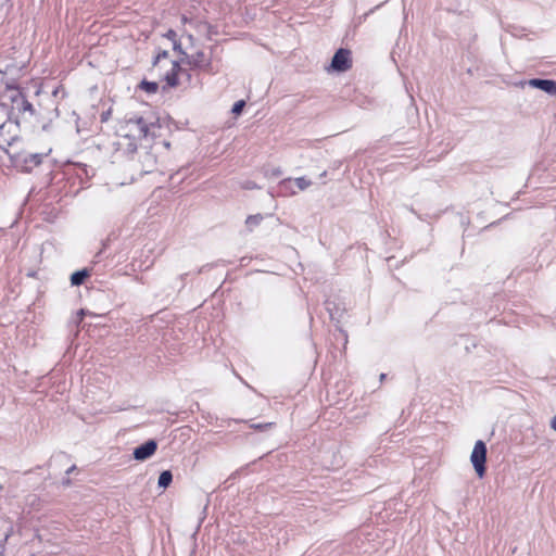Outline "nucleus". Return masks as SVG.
<instances>
[{"mask_svg": "<svg viewBox=\"0 0 556 556\" xmlns=\"http://www.w3.org/2000/svg\"><path fill=\"white\" fill-rule=\"evenodd\" d=\"M529 86L543 90L551 96L556 94V81L552 79L533 78L529 80Z\"/></svg>", "mask_w": 556, "mask_h": 556, "instance_id": "nucleus-7", "label": "nucleus"}, {"mask_svg": "<svg viewBox=\"0 0 556 556\" xmlns=\"http://www.w3.org/2000/svg\"><path fill=\"white\" fill-rule=\"evenodd\" d=\"M165 37H166L167 39H169V40L174 41V40H176L177 34H176V31H175V30L169 29V30L166 33Z\"/></svg>", "mask_w": 556, "mask_h": 556, "instance_id": "nucleus-18", "label": "nucleus"}, {"mask_svg": "<svg viewBox=\"0 0 556 556\" xmlns=\"http://www.w3.org/2000/svg\"><path fill=\"white\" fill-rule=\"evenodd\" d=\"M168 56V52L167 51H161L157 53V55L155 56V61H154V64L159 63L162 59H166Z\"/></svg>", "mask_w": 556, "mask_h": 556, "instance_id": "nucleus-16", "label": "nucleus"}, {"mask_svg": "<svg viewBox=\"0 0 556 556\" xmlns=\"http://www.w3.org/2000/svg\"><path fill=\"white\" fill-rule=\"evenodd\" d=\"M28 162L30 164H33L34 166H37L42 162V155L38 154V153L29 154V156L25 159V163H28Z\"/></svg>", "mask_w": 556, "mask_h": 556, "instance_id": "nucleus-14", "label": "nucleus"}, {"mask_svg": "<svg viewBox=\"0 0 556 556\" xmlns=\"http://www.w3.org/2000/svg\"><path fill=\"white\" fill-rule=\"evenodd\" d=\"M74 468H75L74 466H73V467H71V468L67 470V473H70L71 471H73V470H74Z\"/></svg>", "mask_w": 556, "mask_h": 556, "instance_id": "nucleus-24", "label": "nucleus"}, {"mask_svg": "<svg viewBox=\"0 0 556 556\" xmlns=\"http://www.w3.org/2000/svg\"><path fill=\"white\" fill-rule=\"evenodd\" d=\"M173 48L175 51H178L179 53L184 54L185 56L187 55L185 51H182L181 49V45L176 40L173 41Z\"/></svg>", "mask_w": 556, "mask_h": 556, "instance_id": "nucleus-17", "label": "nucleus"}, {"mask_svg": "<svg viewBox=\"0 0 556 556\" xmlns=\"http://www.w3.org/2000/svg\"><path fill=\"white\" fill-rule=\"evenodd\" d=\"M294 184L296 185L299 190L303 191L312 186V180L307 179L306 177H298L294 179Z\"/></svg>", "mask_w": 556, "mask_h": 556, "instance_id": "nucleus-12", "label": "nucleus"}, {"mask_svg": "<svg viewBox=\"0 0 556 556\" xmlns=\"http://www.w3.org/2000/svg\"><path fill=\"white\" fill-rule=\"evenodd\" d=\"M292 182V180L289 178V179H285L280 182V187L281 188H288V186Z\"/></svg>", "mask_w": 556, "mask_h": 556, "instance_id": "nucleus-20", "label": "nucleus"}, {"mask_svg": "<svg viewBox=\"0 0 556 556\" xmlns=\"http://www.w3.org/2000/svg\"><path fill=\"white\" fill-rule=\"evenodd\" d=\"M140 89L148 93H155L159 89V85L154 81L142 80L140 83Z\"/></svg>", "mask_w": 556, "mask_h": 556, "instance_id": "nucleus-11", "label": "nucleus"}, {"mask_svg": "<svg viewBox=\"0 0 556 556\" xmlns=\"http://www.w3.org/2000/svg\"><path fill=\"white\" fill-rule=\"evenodd\" d=\"M173 481V475L169 470H164L159 477L157 484L160 488H167Z\"/></svg>", "mask_w": 556, "mask_h": 556, "instance_id": "nucleus-10", "label": "nucleus"}, {"mask_svg": "<svg viewBox=\"0 0 556 556\" xmlns=\"http://www.w3.org/2000/svg\"><path fill=\"white\" fill-rule=\"evenodd\" d=\"M551 428L556 431V416L551 421Z\"/></svg>", "mask_w": 556, "mask_h": 556, "instance_id": "nucleus-21", "label": "nucleus"}, {"mask_svg": "<svg viewBox=\"0 0 556 556\" xmlns=\"http://www.w3.org/2000/svg\"><path fill=\"white\" fill-rule=\"evenodd\" d=\"M187 63L193 68L212 72V60L203 51H197L193 54L186 55Z\"/></svg>", "mask_w": 556, "mask_h": 556, "instance_id": "nucleus-4", "label": "nucleus"}, {"mask_svg": "<svg viewBox=\"0 0 556 556\" xmlns=\"http://www.w3.org/2000/svg\"><path fill=\"white\" fill-rule=\"evenodd\" d=\"M331 70L336 72H346L352 66L351 51L348 49H339L331 61Z\"/></svg>", "mask_w": 556, "mask_h": 556, "instance_id": "nucleus-3", "label": "nucleus"}, {"mask_svg": "<svg viewBox=\"0 0 556 556\" xmlns=\"http://www.w3.org/2000/svg\"><path fill=\"white\" fill-rule=\"evenodd\" d=\"M485 460H486V445L483 441L478 440L475 443L473 450L470 455V462L475 468L476 473L479 478H482L485 473Z\"/></svg>", "mask_w": 556, "mask_h": 556, "instance_id": "nucleus-2", "label": "nucleus"}, {"mask_svg": "<svg viewBox=\"0 0 556 556\" xmlns=\"http://www.w3.org/2000/svg\"><path fill=\"white\" fill-rule=\"evenodd\" d=\"M384 378H386V375H384V374H381V375H380V380L382 381V380H384Z\"/></svg>", "mask_w": 556, "mask_h": 556, "instance_id": "nucleus-23", "label": "nucleus"}, {"mask_svg": "<svg viewBox=\"0 0 556 556\" xmlns=\"http://www.w3.org/2000/svg\"><path fill=\"white\" fill-rule=\"evenodd\" d=\"M12 102L13 110L22 114L28 113L29 115H34L35 110L33 104L24 97L22 92L16 91V94L12 97Z\"/></svg>", "mask_w": 556, "mask_h": 556, "instance_id": "nucleus-6", "label": "nucleus"}, {"mask_svg": "<svg viewBox=\"0 0 556 556\" xmlns=\"http://www.w3.org/2000/svg\"><path fill=\"white\" fill-rule=\"evenodd\" d=\"M280 173H281V172H280V169H278V168H277V169H275V170L273 172V174H274V175H276V176L280 175Z\"/></svg>", "mask_w": 556, "mask_h": 556, "instance_id": "nucleus-22", "label": "nucleus"}, {"mask_svg": "<svg viewBox=\"0 0 556 556\" xmlns=\"http://www.w3.org/2000/svg\"><path fill=\"white\" fill-rule=\"evenodd\" d=\"M180 71V65L177 61L172 62V68L168 71L164 79L168 87H176L178 85V72Z\"/></svg>", "mask_w": 556, "mask_h": 556, "instance_id": "nucleus-8", "label": "nucleus"}, {"mask_svg": "<svg viewBox=\"0 0 556 556\" xmlns=\"http://www.w3.org/2000/svg\"><path fill=\"white\" fill-rule=\"evenodd\" d=\"M271 424H256V425H252V428L262 430V429L267 428Z\"/></svg>", "mask_w": 556, "mask_h": 556, "instance_id": "nucleus-19", "label": "nucleus"}, {"mask_svg": "<svg viewBox=\"0 0 556 556\" xmlns=\"http://www.w3.org/2000/svg\"><path fill=\"white\" fill-rule=\"evenodd\" d=\"M88 271L86 269L77 270L71 276V283L73 286H80L84 280L88 277Z\"/></svg>", "mask_w": 556, "mask_h": 556, "instance_id": "nucleus-9", "label": "nucleus"}, {"mask_svg": "<svg viewBox=\"0 0 556 556\" xmlns=\"http://www.w3.org/2000/svg\"><path fill=\"white\" fill-rule=\"evenodd\" d=\"M244 105L245 102L243 100H239L233 104L231 112L236 115H239L242 112Z\"/></svg>", "mask_w": 556, "mask_h": 556, "instance_id": "nucleus-15", "label": "nucleus"}, {"mask_svg": "<svg viewBox=\"0 0 556 556\" xmlns=\"http://www.w3.org/2000/svg\"><path fill=\"white\" fill-rule=\"evenodd\" d=\"M263 219V216L260 215V214H256V215H250L247 220H245V224L248 227H253V226H257Z\"/></svg>", "mask_w": 556, "mask_h": 556, "instance_id": "nucleus-13", "label": "nucleus"}, {"mask_svg": "<svg viewBox=\"0 0 556 556\" xmlns=\"http://www.w3.org/2000/svg\"><path fill=\"white\" fill-rule=\"evenodd\" d=\"M79 314H80V315H84V314H85V311H84V309H80Z\"/></svg>", "mask_w": 556, "mask_h": 556, "instance_id": "nucleus-25", "label": "nucleus"}, {"mask_svg": "<svg viewBox=\"0 0 556 556\" xmlns=\"http://www.w3.org/2000/svg\"><path fill=\"white\" fill-rule=\"evenodd\" d=\"M156 448V442L154 440H148L134 450V458L137 460H146L155 453Z\"/></svg>", "mask_w": 556, "mask_h": 556, "instance_id": "nucleus-5", "label": "nucleus"}, {"mask_svg": "<svg viewBox=\"0 0 556 556\" xmlns=\"http://www.w3.org/2000/svg\"><path fill=\"white\" fill-rule=\"evenodd\" d=\"M154 130L155 125L143 117L129 118L121 125L117 141L114 143L117 151L127 154L138 151L142 174L152 173L157 163L151 148Z\"/></svg>", "mask_w": 556, "mask_h": 556, "instance_id": "nucleus-1", "label": "nucleus"}]
</instances>
